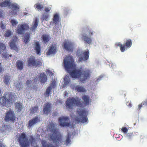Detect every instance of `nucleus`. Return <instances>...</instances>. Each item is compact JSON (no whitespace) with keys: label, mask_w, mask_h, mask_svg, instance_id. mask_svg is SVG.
Segmentation results:
<instances>
[{"label":"nucleus","mask_w":147,"mask_h":147,"mask_svg":"<svg viewBox=\"0 0 147 147\" xmlns=\"http://www.w3.org/2000/svg\"><path fill=\"white\" fill-rule=\"evenodd\" d=\"M63 65L65 69L72 78H78L82 82L84 83L91 75V73L88 69H74L75 65L73 59L71 56H67L63 60Z\"/></svg>","instance_id":"obj_1"},{"label":"nucleus","mask_w":147,"mask_h":147,"mask_svg":"<svg viewBox=\"0 0 147 147\" xmlns=\"http://www.w3.org/2000/svg\"><path fill=\"white\" fill-rule=\"evenodd\" d=\"M14 95L11 92H5L3 96L0 97V105L6 107H9L13 102Z\"/></svg>","instance_id":"obj_2"},{"label":"nucleus","mask_w":147,"mask_h":147,"mask_svg":"<svg viewBox=\"0 0 147 147\" xmlns=\"http://www.w3.org/2000/svg\"><path fill=\"white\" fill-rule=\"evenodd\" d=\"M95 32L90 27H87L82 30L81 34L82 38L86 44H90L92 42L91 37L92 36Z\"/></svg>","instance_id":"obj_3"},{"label":"nucleus","mask_w":147,"mask_h":147,"mask_svg":"<svg viewBox=\"0 0 147 147\" xmlns=\"http://www.w3.org/2000/svg\"><path fill=\"white\" fill-rule=\"evenodd\" d=\"M54 124H51L49 127V129L52 134L49 136V140H52L54 142H61L62 140V136L58 129L55 128Z\"/></svg>","instance_id":"obj_4"},{"label":"nucleus","mask_w":147,"mask_h":147,"mask_svg":"<svg viewBox=\"0 0 147 147\" xmlns=\"http://www.w3.org/2000/svg\"><path fill=\"white\" fill-rule=\"evenodd\" d=\"M76 106L81 107H83V105L79 97H73L67 98L65 102V106L68 109H72Z\"/></svg>","instance_id":"obj_5"},{"label":"nucleus","mask_w":147,"mask_h":147,"mask_svg":"<svg viewBox=\"0 0 147 147\" xmlns=\"http://www.w3.org/2000/svg\"><path fill=\"white\" fill-rule=\"evenodd\" d=\"M80 118L78 117L75 118V121L77 123H85L88 122L87 118L88 112L85 109H79L78 111Z\"/></svg>","instance_id":"obj_6"},{"label":"nucleus","mask_w":147,"mask_h":147,"mask_svg":"<svg viewBox=\"0 0 147 147\" xmlns=\"http://www.w3.org/2000/svg\"><path fill=\"white\" fill-rule=\"evenodd\" d=\"M18 141L22 147H29V141L26 134L24 132L19 134Z\"/></svg>","instance_id":"obj_7"},{"label":"nucleus","mask_w":147,"mask_h":147,"mask_svg":"<svg viewBox=\"0 0 147 147\" xmlns=\"http://www.w3.org/2000/svg\"><path fill=\"white\" fill-rule=\"evenodd\" d=\"M77 55L79 57L78 61L82 62L87 60L89 57V51L87 50L83 52L82 51H78Z\"/></svg>","instance_id":"obj_8"},{"label":"nucleus","mask_w":147,"mask_h":147,"mask_svg":"<svg viewBox=\"0 0 147 147\" xmlns=\"http://www.w3.org/2000/svg\"><path fill=\"white\" fill-rule=\"evenodd\" d=\"M132 44V40L130 39H128L126 40L124 44L122 45L120 42L117 43L115 45L116 47H119L120 48L121 51L124 52L125 49H128L131 47Z\"/></svg>","instance_id":"obj_9"},{"label":"nucleus","mask_w":147,"mask_h":147,"mask_svg":"<svg viewBox=\"0 0 147 147\" xmlns=\"http://www.w3.org/2000/svg\"><path fill=\"white\" fill-rule=\"evenodd\" d=\"M16 117L14 111L11 109L5 113V115L4 117V120L5 121H11L14 122L16 121Z\"/></svg>","instance_id":"obj_10"},{"label":"nucleus","mask_w":147,"mask_h":147,"mask_svg":"<svg viewBox=\"0 0 147 147\" xmlns=\"http://www.w3.org/2000/svg\"><path fill=\"white\" fill-rule=\"evenodd\" d=\"M28 66H35L39 67L41 66L42 62L38 60H36L35 57H31L28 59Z\"/></svg>","instance_id":"obj_11"},{"label":"nucleus","mask_w":147,"mask_h":147,"mask_svg":"<svg viewBox=\"0 0 147 147\" xmlns=\"http://www.w3.org/2000/svg\"><path fill=\"white\" fill-rule=\"evenodd\" d=\"M69 120V118L67 117H59V121L60 125L61 127L70 126L71 125L70 123L68 122Z\"/></svg>","instance_id":"obj_12"},{"label":"nucleus","mask_w":147,"mask_h":147,"mask_svg":"<svg viewBox=\"0 0 147 147\" xmlns=\"http://www.w3.org/2000/svg\"><path fill=\"white\" fill-rule=\"evenodd\" d=\"M10 7L12 10L9 12V13L12 16H16L18 15V12L19 10V7L16 4H11Z\"/></svg>","instance_id":"obj_13"},{"label":"nucleus","mask_w":147,"mask_h":147,"mask_svg":"<svg viewBox=\"0 0 147 147\" xmlns=\"http://www.w3.org/2000/svg\"><path fill=\"white\" fill-rule=\"evenodd\" d=\"M57 51V45L56 44H51L48 51L46 53L47 55H50L51 54H54Z\"/></svg>","instance_id":"obj_14"},{"label":"nucleus","mask_w":147,"mask_h":147,"mask_svg":"<svg viewBox=\"0 0 147 147\" xmlns=\"http://www.w3.org/2000/svg\"><path fill=\"white\" fill-rule=\"evenodd\" d=\"M29 28L28 26L26 24H24L19 26L17 29V32L19 34H22L26 30Z\"/></svg>","instance_id":"obj_15"},{"label":"nucleus","mask_w":147,"mask_h":147,"mask_svg":"<svg viewBox=\"0 0 147 147\" xmlns=\"http://www.w3.org/2000/svg\"><path fill=\"white\" fill-rule=\"evenodd\" d=\"M13 39L10 41L9 43V45L11 49L17 50H18V48L16 45V43L17 40L18 38L15 36H13Z\"/></svg>","instance_id":"obj_16"},{"label":"nucleus","mask_w":147,"mask_h":147,"mask_svg":"<svg viewBox=\"0 0 147 147\" xmlns=\"http://www.w3.org/2000/svg\"><path fill=\"white\" fill-rule=\"evenodd\" d=\"M40 119L38 117H36L30 120L28 122V127L29 128L33 126L36 123L40 122Z\"/></svg>","instance_id":"obj_17"},{"label":"nucleus","mask_w":147,"mask_h":147,"mask_svg":"<svg viewBox=\"0 0 147 147\" xmlns=\"http://www.w3.org/2000/svg\"><path fill=\"white\" fill-rule=\"evenodd\" d=\"M63 44V48L66 50L70 51H73V45L71 43L69 42H65Z\"/></svg>","instance_id":"obj_18"},{"label":"nucleus","mask_w":147,"mask_h":147,"mask_svg":"<svg viewBox=\"0 0 147 147\" xmlns=\"http://www.w3.org/2000/svg\"><path fill=\"white\" fill-rule=\"evenodd\" d=\"M43 111L44 114H48L51 111V104L47 103L45 105L44 108H43Z\"/></svg>","instance_id":"obj_19"},{"label":"nucleus","mask_w":147,"mask_h":147,"mask_svg":"<svg viewBox=\"0 0 147 147\" xmlns=\"http://www.w3.org/2000/svg\"><path fill=\"white\" fill-rule=\"evenodd\" d=\"M40 82L41 84H44L47 81V77L45 73H41L39 76Z\"/></svg>","instance_id":"obj_20"},{"label":"nucleus","mask_w":147,"mask_h":147,"mask_svg":"<svg viewBox=\"0 0 147 147\" xmlns=\"http://www.w3.org/2000/svg\"><path fill=\"white\" fill-rule=\"evenodd\" d=\"M15 109L17 111L19 112H21L23 109L22 103L20 102H17L15 103Z\"/></svg>","instance_id":"obj_21"},{"label":"nucleus","mask_w":147,"mask_h":147,"mask_svg":"<svg viewBox=\"0 0 147 147\" xmlns=\"http://www.w3.org/2000/svg\"><path fill=\"white\" fill-rule=\"evenodd\" d=\"M34 49L36 51V52L37 54L39 55H40V46L39 44V43L38 42H37L35 43Z\"/></svg>","instance_id":"obj_22"},{"label":"nucleus","mask_w":147,"mask_h":147,"mask_svg":"<svg viewBox=\"0 0 147 147\" xmlns=\"http://www.w3.org/2000/svg\"><path fill=\"white\" fill-rule=\"evenodd\" d=\"M24 63L23 61L20 60H18L16 63V65L18 69L22 70L24 67L23 66Z\"/></svg>","instance_id":"obj_23"},{"label":"nucleus","mask_w":147,"mask_h":147,"mask_svg":"<svg viewBox=\"0 0 147 147\" xmlns=\"http://www.w3.org/2000/svg\"><path fill=\"white\" fill-rule=\"evenodd\" d=\"M53 23L55 25H58L59 23V17L58 15L55 14L53 18Z\"/></svg>","instance_id":"obj_24"},{"label":"nucleus","mask_w":147,"mask_h":147,"mask_svg":"<svg viewBox=\"0 0 147 147\" xmlns=\"http://www.w3.org/2000/svg\"><path fill=\"white\" fill-rule=\"evenodd\" d=\"M38 25V20L36 19L33 22L30 30L32 31H34Z\"/></svg>","instance_id":"obj_25"},{"label":"nucleus","mask_w":147,"mask_h":147,"mask_svg":"<svg viewBox=\"0 0 147 147\" xmlns=\"http://www.w3.org/2000/svg\"><path fill=\"white\" fill-rule=\"evenodd\" d=\"M82 99L84 100V103L85 105H89L90 101V98L88 96L86 95L83 96L82 97Z\"/></svg>","instance_id":"obj_26"},{"label":"nucleus","mask_w":147,"mask_h":147,"mask_svg":"<svg viewBox=\"0 0 147 147\" xmlns=\"http://www.w3.org/2000/svg\"><path fill=\"white\" fill-rule=\"evenodd\" d=\"M11 4L9 0H5L4 2L0 3V6L1 7H6L7 6L10 7Z\"/></svg>","instance_id":"obj_27"},{"label":"nucleus","mask_w":147,"mask_h":147,"mask_svg":"<svg viewBox=\"0 0 147 147\" xmlns=\"http://www.w3.org/2000/svg\"><path fill=\"white\" fill-rule=\"evenodd\" d=\"M75 90L78 92H85V89L82 86L77 85L74 87Z\"/></svg>","instance_id":"obj_28"},{"label":"nucleus","mask_w":147,"mask_h":147,"mask_svg":"<svg viewBox=\"0 0 147 147\" xmlns=\"http://www.w3.org/2000/svg\"><path fill=\"white\" fill-rule=\"evenodd\" d=\"M3 79L4 83L7 85L8 84L10 80V76L9 75L7 74L5 75L3 77Z\"/></svg>","instance_id":"obj_29"},{"label":"nucleus","mask_w":147,"mask_h":147,"mask_svg":"<svg viewBox=\"0 0 147 147\" xmlns=\"http://www.w3.org/2000/svg\"><path fill=\"white\" fill-rule=\"evenodd\" d=\"M42 39L44 42L46 43L48 42L49 40V36L47 35H43L42 36Z\"/></svg>","instance_id":"obj_30"},{"label":"nucleus","mask_w":147,"mask_h":147,"mask_svg":"<svg viewBox=\"0 0 147 147\" xmlns=\"http://www.w3.org/2000/svg\"><path fill=\"white\" fill-rule=\"evenodd\" d=\"M52 89V88L51 87V86H49L46 90L45 95L47 97H49Z\"/></svg>","instance_id":"obj_31"},{"label":"nucleus","mask_w":147,"mask_h":147,"mask_svg":"<svg viewBox=\"0 0 147 147\" xmlns=\"http://www.w3.org/2000/svg\"><path fill=\"white\" fill-rule=\"evenodd\" d=\"M6 46L5 44L0 41V50L3 52H4L6 50Z\"/></svg>","instance_id":"obj_32"},{"label":"nucleus","mask_w":147,"mask_h":147,"mask_svg":"<svg viewBox=\"0 0 147 147\" xmlns=\"http://www.w3.org/2000/svg\"><path fill=\"white\" fill-rule=\"evenodd\" d=\"M3 52V53L2 54V55L3 56L2 57L6 59H9V57H11L12 56L11 54L9 55L6 52L5 53H4V52Z\"/></svg>","instance_id":"obj_33"},{"label":"nucleus","mask_w":147,"mask_h":147,"mask_svg":"<svg viewBox=\"0 0 147 147\" xmlns=\"http://www.w3.org/2000/svg\"><path fill=\"white\" fill-rule=\"evenodd\" d=\"M38 109V106H35L34 107H32L30 109V113H31L33 114L36 112Z\"/></svg>","instance_id":"obj_34"},{"label":"nucleus","mask_w":147,"mask_h":147,"mask_svg":"<svg viewBox=\"0 0 147 147\" xmlns=\"http://www.w3.org/2000/svg\"><path fill=\"white\" fill-rule=\"evenodd\" d=\"M30 37V34H26L24 36V41L25 43H27L29 41V38Z\"/></svg>","instance_id":"obj_35"},{"label":"nucleus","mask_w":147,"mask_h":147,"mask_svg":"<svg viewBox=\"0 0 147 147\" xmlns=\"http://www.w3.org/2000/svg\"><path fill=\"white\" fill-rule=\"evenodd\" d=\"M46 142L45 141H43L42 142V145L43 147H57L54 146L52 144H46Z\"/></svg>","instance_id":"obj_36"},{"label":"nucleus","mask_w":147,"mask_h":147,"mask_svg":"<svg viewBox=\"0 0 147 147\" xmlns=\"http://www.w3.org/2000/svg\"><path fill=\"white\" fill-rule=\"evenodd\" d=\"M65 82L64 84V85L65 86L67 84L70 82L69 78V76L66 75L64 78Z\"/></svg>","instance_id":"obj_37"},{"label":"nucleus","mask_w":147,"mask_h":147,"mask_svg":"<svg viewBox=\"0 0 147 147\" xmlns=\"http://www.w3.org/2000/svg\"><path fill=\"white\" fill-rule=\"evenodd\" d=\"M35 8L38 10H40L43 8V5L39 3H37L35 5Z\"/></svg>","instance_id":"obj_38"},{"label":"nucleus","mask_w":147,"mask_h":147,"mask_svg":"<svg viewBox=\"0 0 147 147\" xmlns=\"http://www.w3.org/2000/svg\"><path fill=\"white\" fill-rule=\"evenodd\" d=\"M70 138L71 135L69 134H68L67 136V137L65 140L66 144V145H68L70 142L71 141Z\"/></svg>","instance_id":"obj_39"},{"label":"nucleus","mask_w":147,"mask_h":147,"mask_svg":"<svg viewBox=\"0 0 147 147\" xmlns=\"http://www.w3.org/2000/svg\"><path fill=\"white\" fill-rule=\"evenodd\" d=\"M12 34L11 31L10 30H7L4 34V36L6 37L10 36Z\"/></svg>","instance_id":"obj_40"},{"label":"nucleus","mask_w":147,"mask_h":147,"mask_svg":"<svg viewBox=\"0 0 147 147\" xmlns=\"http://www.w3.org/2000/svg\"><path fill=\"white\" fill-rule=\"evenodd\" d=\"M49 17V15L46 13H44L42 15L43 20H47Z\"/></svg>","instance_id":"obj_41"},{"label":"nucleus","mask_w":147,"mask_h":147,"mask_svg":"<svg viewBox=\"0 0 147 147\" xmlns=\"http://www.w3.org/2000/svg\"><path fill=\"white\" fill-rule=\"evenodd\" d=\"M10 22L13 26L16 25L18 24V22L14 19H11L10 21Z\"/></svg>","instance_id":"obj_42"},{"label":"nucleus","mask_w":147,"mask_h":147,"mask_svg":"<svg viewBox=\"0 0 147 147\" xmlns=\"http://www.w3.org/2000/svg\"><path fill=\"white\" fill-rule=\"evenodd\" d=\"M29 140L30 142L32 144H34L35 143V139L32 136L30 137Z\"/></svg>","instance_id":"obj_43"},{"label":"nucleus","mask_w":147,"mask_h":147,"mask_svg":"<svg viewBox=\"0 0 147 147\" xmlns=\"http://www.w3.org/2000/svg\"><path fill=\"white\" fill-rule=\"evenodd\" d=\"M121 130L124 133H126L127 132L128 129L127 128L125 127H123L121 129Z\"/></svg>","instance_id":"obj_44"},{"label":"nucleus","mask_w":147,"mask_h":147,"mask_svg":"<svg viewBox=\"0 0 147 147\" xmlns=\"http://www.w3.org/2000/svg\"><path fill=\"white\" fill-rule=\"evenodd\" d=\"M56 84L55 82L54 81H53L51 84L50 86H51L52 88H54L55 87Z\"/></svg>","instance_id":"obj_45"},{"label":"nucleus","mask_w":147,"mask_h":147,"mask_svg":"<svg viewBox=\"0 0 147 147\" xmlns=\"http://www.w3.org/2000/svg\"><path fill=\"white\" fill-rule=\"evenodd\" d=\"M0 25H1V27L2 29L3 30L5 29V26L2 22H1V23H0Z\"/></svg>","instance_id":"obj_46"},{"label":"nucleus","mask_w":147,"mask_h":147,"mask_svg":"<svg viewBox=\"0 0 147 147\" xmlns=\"http://www.w3.org/2000/svg\"><path fill=\"white\" fill-rule=\"evenodd\" d=\"M62 104V101L61 100H57L56 102V105L61 104Z\"/></svg>","instance_id":"obj_47"},{"label":"nucleus","mask_w":147,"mask_h":147,"mask_svg":"<svg viewBox=\"0 0 147 147\" xmlns=\"http://www.w3.org/2000/svg\"><path fill=\"white\" fill-rule=\"evenodd\" d=\"M51 9V8L50 7H46L45 9V11L46 12H48L50 11Z\"/></svg>","instance_id":"obj_48"},{"label":"nucleus","mask_w":147,"mask_h":147,"mask_svg":"<svg viewBox=\"0 0 147 147\" xmlns=\"http://www.w3.org/2000/svg\"><path fill=\"white\" fill-rule=\"evenodd\" d=\"M144 105L143 102H142L140 104L138 105V109L140 110L142 107L143 105Z\"/></svg>","instance_id":"obj_49"},{"label":"nucleus","mask_w":147,"mask_h":147,"mask_svg":"<svg viewBox=\"0 0 147 147\" xmlns=\"http://www.w3.org/2000/svg\"><path fill=\"white\" fill-rule=\"evenodd\" d=\"M3 70V69L1 66V63H0V73H1Z\"/></svg>","instance_id":"obj_50"},{"label":"nucleus","mask_w":147,"mask_h":147,"mask_svg":"<svg viewBox=\"0 0 147 147\" xmlns=\"http://www.w3.org/2000/svg\"><path fill=\"white\" fill-rule=\"evenodd\" d=\"M30 83L31 82L29 80H28L26 82V84L27 85H29L30 84Z\"/></svg>","instance_id":"obj_51"},{"label":"nucleus","mask_w":147,"mask_h":147,"mask_svg":"<svg viewBox=\"0 0 147 147\" xmlns=\"http://www.w3.org/2000/svg\"><path fill=\"white\" fill-rule=\"evenodd\" d=\"M0 147H6L5 145H4L1 142H0Z\"/></svg>","instance_id":"obj_52"},{"label":"nucleus","mask_w":147,"mask_h":147,"mask_svg":"<svg viewBox=\"0 0 147 147\" xmlns=\"http://www.w3.org/2000/svg\"><path fill=\"white\" fill-rule=\"evenodd\" d=\"M3 11L2 10H0V17H2L3 16Z\"/></svg>","instance_id":"obj_53"},{"label":"nucleus","mask_w":147,"mask_h":147,"mask_svg":"<svg viewBox=\"0 0 147 147\" xmlns=\"http://www.w3.org/2000/svg\"><path fill=\"white\" fill-rule=\"evenodd\" d=\"M144 105H147V99L145 101L142 102Z\"/></svg>","instance_id":"obj_54"},{"label":"nucleus","mask_w":147,"mask_h":147,"mask_svg":"<svg viewBox=\"0 0 147 147\" xmlns=\"http://www.w3.org/2000/svg\"><path fill=\"white\" fill-rule=\"evenodd\" d=\"M127 105L130 107H131L132 106V104L131 103H129V104H128V103L127 102Z\"/></svg>","instance_id":"obj_55"},{"label":"nucleus","mask_w":147,"mask_h":147,"mask_svg":"<svg viewBox=\"0 0 147 147\" xmlns=\"http://www.w3.org/2000/svg\"><path fill=\"white\" fill-rule=\"evenodd\" d=\"M100 80V78H98V79H97V81H98H98H99Z\"/></svg>","instance_id":"obj_56"},{"label":"nucleus","mask_w":147,"mask_h":147,"mask_svg":"<svg viewBox=\"0 0 147 147\" xmlns=\"http://www.w3.org/2000/svg\"><path fill=\"white\" fill-rule=\"evenodd\" d=\"M34 81L35 82L36 81H37V79H34Z\"/></svg>","instance_id":"obj_57"},{"label":"nucleus","mask_w":147,"mask_h":147,"mask_svg":"<svg viewBox=\"0 0 147 147\" xmlns=\"http://www.w3.org/2000/svg\"><path fill=\"white\" fill-rule=\"evenodd\" d=\"M34 147H38V146H35Z\"/></svg>","instance_id":"obj_58"},{"label":"nucleus","mask_w":147,"mask_h":147,"mask_svg":"<svg viewBox=\"0 0 147 147\" xmlns=\"http://www.w3.org/2000/svg\"><path fill=\"white\" fill-rule=\"evenodd\" d=\"M1 53V51H0V54Z\"/></svg>","instance_id":"obj_59"}]
</instances>
